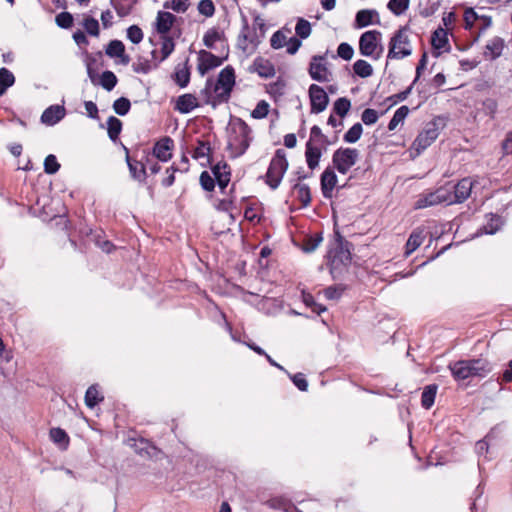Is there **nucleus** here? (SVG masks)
I'll return each instance as SVG.
<instances>
[{"label": "nucleus", "mask_w": 512, "mask_h": 512, "mask_svg": "<svg viewBox=\"0 0 512 512\" xmlns=\"http://www.w3.org/2000/svg\"><path fill=\"white\" fill-rule=\"evenodd\" d=\"M215 83L213 78H208L205 87L200 91V96L203 98L204 104L211 105L214 109L221 104L227 103L218 99L219 90H215Z\"/></svg>", "instance_id": "obj_17"}, {"label": "nucleus", "mask_w": 512, "mask_h": 512, "mask_svg": "<svg viewBox=\"0 0 512 512\" xmlns=\"http://www.w3.org/2000/svg\"><path fill=\"white\" fill-rule=\"evenodd\" d=\"M287 169L288 161L286 158V152L283 149H277L270 161L269 167L265 175L266 184L272 190L277 189Z\"/></svg>", "instance_id": "obj_5"}, {"label": "nucleus", "mask_w": 512, "mask_h": 512, "mask_svg": "<svg viewBox=\"0 0 512 512\" xmlns=\"http://www.w3.org/2000/svg\"><path fill=\"white\" fill-rule=\"evenodd\" d=\"M174 141L170 137H164L157 141L153 147V155L162 162H167L172 157Z\"/></svg>", "instance_id": "obj_18"}, {"label": "nucleus", "mask_w": 512, "mask_h": 512, "mask_svg": "<svg viewBox=\"0 0 512 512\" xmlns=\"http://www.w3.org/2000/svg\"><path fill=\"white\" fill-rule=\"evenodd\" d=\"M295 32L300 39H306L311 34V24L304 18H299L295 27Z\"/></svg>", "instance_id": "obj_49"}, {"label": "nucleus", "mask_w": 512, "mask_h": 512, "mask_svg": "<svg viewBox=\"0 0 512 512\" xmlns=\"http://www.w3.org/2000/svg\"><path fill=\"white\" fill-rule=\"evenodd\" d=\"M286 41V35L282 31L278 30L271 36L270 44L272 48L280 49L286 45Z\"/></svg>", "instance_id": "obj_63"}, {"label": "nucleus", "mask_w": 512, "mask_h": 512, "mask_svg": "<svg viewBox=\"0 0 512 512\" xmlns=\"http://www.w3.org/2000/svg\"><path fill=\"white\" fill-rule=\"evenodd\" d=\"M210 152H211V147H210L209 142L198 140V145L194 149L192 156L195 159H201V158L207 157L208 161H210Z\"/></svg>", "instance_id": "obj_46"}, {"label": "nucleus", "mask_w": 512, "mask_h": 512, "mask_svg": "<svg viewBox=\"0 0 512 512\" xmlns=\"http://www.w3.org/2000/svg\"><path fill=\"white\" fill-rule=\"evenodd\" d=\"M474 185V181L470 177L462 178L453 186H447V195L451 198L448 200V205L463 203L470 195Z\"/></svg>", "instance_id": "obj_10"}, {"label": "nucleus", "mask_w": 512, "mask_h": 512, "mask_svg": "<svg viewBox=\"0 0 512 512\" xmlns=\"http://www.w3.org/2000/svg\"><path fill=\"white\" fill-rule=\"evenodd\" d=\"M322 240H323L322 233H315V234L311 235L304 242L303 250L308 253L313 252L320 245Z\"/></svg>", "instance_id": "obj_51"}, {"label": "nucleus", "mask_w": 512, "mask_h": 512, "mask_svg": "<svg viewBox=\"0 0 512 512\" xmlns=\"http://www.w3.org/2000/svg\"><path fill=\"white\" fill-rule=\"evenodd\" d=\"M198 106L197 98L193 94L186 93L177 98L174 109L181 114H188Z\"/></svg>", "instance_id": "obj_20"}, {"label": "nucleus", "mask_w": 512, "mask_h": 512, "mask_svg": "<svg viewBox=\"0 0 512 512\" xmlns=\"http://www.w3.org/2000/svg\"><path fill=\"white\" fill-rule=\"evenodd\" d=\"M409 108L408 106H401L399 107L395 112H394V115L393 117L391 118V120L389 121L388 123V129L390 131H393L396 129V127L398 126V124L402 121H404V119L408 116L409 114Z\"/></svg>", "instance_id": "obj_42"}, {"label": "nucleus", "mask_w": 512, "mask_h": 512, "mask_svg": "<svg viewBox=\"0 0 512 512\" xmlns=\"http://www.w3.org/2000/svg\"><path fill=\"white\" fill-rule=\"evenodd\" d=\"M363 133V127L361 123H355L343 136V140L346 143H356Z\"/></svg>", "instance_id": "obj_43"}, {"label": "nucleus", "mask_w": 512, "mask_h": 512, "mask_svg": "<svg viewBox=\"0 0 512 512\" xmlns=\"http://www.w3.org/2000/svg\"><path fill=\"white\" fill-rule=\"evenodd\" d=\"M379 22V14L373 9L359 10L355 16V25L358 28H364L373 23L379 24Z\"/></svg>", "instance_id": "obj_21"}, {"label": "nucleus", "mask_w": 512, "mask_h": 512, "mask_svg": "<svg viewBox=\"0 0 512 512\" xmlns=\"http://www.w3.org/2000/svg\"><path fill=\"white\" fill-rule=\"evenodd\" d=\"M451 198L447 195V186H441L434 191L422 193L414 203L415 209H424L438 204L446 203Z\"/></svg>", "instance_id": "obj_11"}, {"label": "nucleus", "mask_w": 512, "mask_h": 512, "mask_svg": "<svg viewBox=\"0 0 512 512\" xmlns=\"http://www.w3.org/2000/svg\"><path fill=\"white\" fill-rule=\"evenodd\" d=\"M302 297L304 304L307 307L311 308L312 312L320 315L322 312L326 310V308L323 305L316 303L312 294L303 293Z\"/></svg>", "instance_id": "obj_52"}, {"label": "nucleus", "mask_w": 512, "mask_h": 512, "mask_svg": "<svg viewBox=\"0 0 512 512\" xmlns=\"http://www.w3.org/2000/svg\"><path fill=\"white\" fill-rule=\"evenodd\" d=\"M308 141H312V144H315L317 146H327L330 144L328 137L322 133L321 128L317 125L311 127L310 138Z\"/></svg>", "instance_id": "obj_40"}, {"label": "nucleus", "mask_w": 512, "mask_h": 512, "mask_svg": "<svg viewBox=\"0 0 512 512\" xmlns=\"http://www.w3.org/2000/svg\"><path fill=\"white\" fill-rule=\"evenodd\" d=\"M253 67L262 78H271L276 72L274 65L269 60L260 57L254 60Z\"/></svg>", "instance_id": "obj_27"}, {"label": "nucleus", "mask_w": 512, "mask_h": 512, "mask_svg": "<svg viewBox=\"0 0 512 512\" xmlns=\"http://www.w3.org/2000/svg\"><path fill=\"white\" fill-rule=\"evenodd\" d=\"M50 439L55 443L61 450H66L69 446L70 438L67 432L59 427L51 428L49 431Z\"/></svg>", "instance_id": "obj_28"}, {"label": "nucleus", "mask_w": 512, "mask_h": 512, "mask_svg": "<svg viewBox=\"0 0 512 512\" xmlns=\"http://www.w3.org/2000/svg\"><path fill=\"white\" fill-rule=\"evenodd\" d=\"M410 33L411 29L408 25L401 26L394 32L388 44V59L400 60L412 54Z\"/></svg>", "instance_id": "obj_4"}, {"label": "nucleus", "mask_w": 512, "mask_h": 512, "mask_svg": "<svg viewBox=\"0 0 512 512\" xmlns=\"http://www.w3.org/2000/svg\"><path fill=\"white\" fill-rule=\"evenodd\" d=\"M60 169V164L57 161V158L53 154H49L44 160V172L46 174H55Z\"/></svg>", "instance_id": "obj_53"}, {"label": "nucleus", "mask_w": 512, "mask_h": 512, "mask_svg": "<svg viewBox=\"0 0 512 512\" xmlns=\"http://www.w3.org/2000/svg\"><path fill=\"white\" fill-rule=\"evenodd\" d=\"M359 152L355 148L340 147L332 154L333 167L342 175H345L356 164Z\"/></svg>", "instance_id": "obj_8"}, {"label": "nucleus", "mask_w": 512, "mask_h": 512, "mask_svg": "<svg viewBox=\"0 0 512 512\" xmlns=\"http://www.w3.org/2000/svg\"><path fill=\"white\" fill-rule=\"evenodd\" d=\"M131 108V102L126 97H120L113 103V110L119 116H125L129 113Z\"/></svg>", "instance_id": "obj_45"}, {"label": "nucleus", "mask_w": 512, "mask_h": 512, "mask_svg": "<svg viewBox=\"0 0 512 512\" xmlns=\"http://www.w3.org/2000/svg\"><path fill=\"white\" fill-rule=\"evenodd\" d=\"M65 108L60 105H51L41 115V122L48 126L57 124L65 117Z\"/></svg>", "instance_id": "obj_19"}, {"label": "nucleus", "mask_w": 512, "mask_h": 512, "mask_svg": "<svg viewBox=\"0 0 512 512\" xmlns=\"http://www.w3.org/2000/svg\"><path fill=\"white\" fill-rule=\"evenodd\" d=\"M83 26L86 32L91 36H99V23L98 20L93 17H87L83 21Z\"/></svg>", "instance_id": "obj_54"}, {"label": "nucleus", "mask_w": 512, "mask_h": 512, "mask_svg": "<svg viewBox=\"0 0 512 512\" xmlns=\"http://www.w3.org/2000/svg\"><path fill=\"white\" fill-rule=\"evenodd\" d=\"M220 55L216 56L207 50H200L198 53L197 70L201 76H204L210 70L217 68L223 64L229 57V46L223 45L220 49Z\"/></svg>", "instance_id": "obj_7"}, {"label": "nucleus", "mask_w": 512, "mask_h": 512, "mask_svg": "<svg viewBox=\"0 0 512 512\" xmlns=\"http://www.w3.org/2000/svg\"><path fill=\"white\" fill-rule=\"evenodd\" d=\"M431 45L434 49H443L447 45H449L448 41V33L445 29L439 27L437 28L431 36Z\"/></svg>", "instance_id": "obj_35"}, {"label": "nucleus", "mask_w": 512, "mask_h": 512, "mask_svg": "<svg viewBox=\"0 0 512 512\" xmlns=\"http://www.w3.org/2000/svg\"><path fill=\"white\" fill-rule=\"evenodd\" d=\"M269 104L265 100H261L257 103L256 107L251 113V116L255 119H262L268 115Z\"/></svg>", "instance_id": "obj_57"}, {"label": "nucleus", "mask_w": 512, "mask_h": 512, "mask_svg": "<svg viewBox=\"0 0 512 512\" xmlns=\"http://www.w3.org/2000/svg\"><path fill=\"white\" fill-rule=\"evenodd\" d=\"M438 386L436 384H430L424 387L421 394V405L424 409H430L436 398Z\"/></svg>", "instance_id": "obj_33"}, {"label": "nucleus", "mask_w": 512, "mask_h": 512, "mask_svg": "<svg viewBox=\"0 0 512 512\" xmlns=\"http://www.w3.org/2000/svg\"><path fill=\"white\" fill-rule=\"evenodd\" d=\"M175 21L176 17L172 13L159 11L156 18V31L160 35H167Z\"/></svg>", "instance_id": "obj_23"}, {"label": "nucleus", "mask_w": 512, "mask_h": 512, "mask_svg": "<svg viewBox=\"0 0 512 512\" xmlns=\"http://www.w3.org/2000/svg\"><path fill=\"white\" fill-rule=\"evenodd\" d=\"M322 156V150L319 146L312 144V141H307L305 145V158L308 167L314 170L319 165Z\"/></svg>", "instance_id": "obj_24"}, {"label": "nucleus", "mask_w": 512, "mask_h": 512, "mask_svg": "<svg viewBox=\"0 0 512 512\" xmlns=\"http://www.w3.org/2000/svg\"><path fill=\"white\" fill-rule=\"evenodd\" d=\"M351 102L346 97L338 98L333 105V112L340 117H344L350 110Z\"/></svg>", "instance_id": "obj_44"}, {"label": "nucleus", "mask_w": 512, "mask_h": 512, "mask_svg": "<svg viewBox=\"0 0 512 512\" xmlns=\"http://www.w3.org/2000/svg\"><path fill=\"white\" fill-rule=\"evenodd\" d=\"M188 61L189 60L186 59L183 65L178 64L173 74V79L180 88H185L190 82L191 73L188 66Z\"/></svg>", "instance_id": "obj_26"}, {"label": "nucleus", "mask_w": 512, "mask_h": 512, "mask_svg": "<svg viewBox=\"0 0 512 512\" xmlns=\"http://www.w3.org/2000/svg\"><path fill=\"white\" fill-rule=\"evenodd\" d=\"M388 9L395 15L403 14L409 7V0H389Z\"/></svg>", "instance_id": "obj_50"}, {"label": "nucleus", "mask_w": 512, "mask_h": 512, "mask_svg": "<svg viewBox=\"0 0 512 512\" xmlns=\"http://www.w3.org/2000/svg\"><path fill=\"white\" fill-rule=\"evenodd\" d=\"M215 181V178L212 177L207 171H203L200 175V184L205 191H213L215 188Z\"/></svg>", "instance_id": "obj_61"}, {"label": "nucleus", "mask_w": 512, "mask_h": 512, "mask_svg": "<svg viewBox=\"0 0 512 512\" xmlns=\"http://www.w3.org/2000/svg\"><path fill=\"white\" fill-rule=\"evenodd\" d=\"M56 24L63 29H69L73 25V16L69 12H61L56 16Z\"/></svg>", "instance_id": "obj_56"}, {"label": "nucleus", "mask_w": 512, "mask_h": 512, "mask_svg": "<svg viewBox=\"0 0 512 512\" xmlns=\"http://www.w3.org/2000/svg\"><path fill=\"white\" fill-rule=\"evenodd\" d=\"M215 90H219L218 99L220 101L228 102L231 97V92L235 85V70L232 66L228 65L223 68L218 74V78L214 81Z\"/></svg>", "instance_id": "obj_9"}, {"label": "nucleus", "mask_w": 512, "mask_h": 512, "mask_svg": "<svg viewBox=\"0 0 512 512\" xmlns=\"http://www.w3.org/2000/svg\"><path fill=\"white\" fill-rule=\"evenodd\" d=\"M448 369L454 380L463 381L472 377H486L492 371V365L487 359L474 358L451 362Z\"/></svg>", "instance_id": "obj_2"}, {"label": "nucleus", "mask_w": 512, "mask_h": 512, "mask_svg": "<svg viewBox=\"0 0 512 512\" xmlns=\"http://www.w3.org/2000/svg\"><path fill=\"white\" fill-rule=\"evenodd\" d=\"M253 141L252 129L239 117L232 118L227 127V150L233 159L243 156Z\"/></svg>", "instance_id": "obj_1"}, {"label": "nucleus", "mask_w": 512, "mask_h": 512, "mask_svg": "<svg viewBox=\"0 0 512 512\" xmlns=\"http://www.w3.org/2000/svg\"><path fill=\"white\" fill-rule=\"evenodd\" d=\"M379 114L375 109L367 108L361 114V120L365 125H373L378 121Z\"/></svg>", "instance_id": "obj_59"}, {"label": "nucleus", "mask_w": 512, "mask_h": 512, "mask_svg": "<svg viewBox=\"0 0 512 512\" xmlns=\"http://www.w3.org/2000/svg\"><path fill=\"white\" fill-rule=\"evenodd\" d=\"M126 151V162L130 171L131 176L139 181L144 182L146 179V169L145 165L141 161H136L129 156L128 149L125 147Z\"/></svg>", "instance_id": "obj_25"}, {"label": "nucleus", "mask_w": 512, "mask_h": 512, "mask_svg": "<svg viewBox=\"0 0 512 512\" xmlns=\"http://www.w3.org/2000/svg\"><path fill=\"white\" fill-rule=\"evenodd\" d=\"M424 238L423 230H413L405 245V256L412 254L423 243Z\"/></svg>", "instance_id": "obj_29"}, {"label": "nucleus", "mask_w": 512, "mask_h": 512, "mask_svg": "<svg viewBox=\"0 0 512 512\" xmlns=\"http://www.w3.org/2000/svg\"><path fill=\"white\" fill-rule=\"evenodd\" d=\"M138 0H110V4L115 9L119 17L128 16Z\"/></svg>", "instance_id": "obj_31"}, {"label": "nucleus", "mask_w": 512, "mask_h": 512, "mask_svg": "<svg viewBox=\"0 0 512 512\" xmlns=\"http://www.w3.org/2000/svg\"><path fill=\"white\" fill-rule=\"evenodd\" d=\"M103 399V396L99 395L96 385H91L85 393V404L89 408H94Z\"/></svg>", "instance_id": "obj_39"}, {"label": "nucleus", "mask_w": 512, "mask_h": 512, "mask_svg": "<svg viewBox=\"0 0 512 512\" xmlns=\"http://www.w3.org/2000/svg\"><path fill=\"white\" fill-rule=\"evenodd\" d=\"M438 135L439 130L436 123H429L426 128L416 137L412 147L417 151V154H420L437 139Z\"/></svg>", "instance_id": "obj_14"}, {"label": "nucleus", "mask_w": 512, "mask_h": 512, "mask_svg": "<svg viewBox=\"0 0 512 512\" xmlns=\"http://www.w3.org/2000/svg\"><path fill=\"white\" fill-rule=\"evenodd\" d=\"M354 73L361 78H368L373 74V68L366 60L359 59L353 64Z\"/></svg>", "instance_id": "obj_38"}, {"label": "nucleus", "mask_w": 512, "mask_h": 512, "mask_svg": "<svg viewBox=\"0 0 512 512\" xmlns=\"http://www.w3.org/2000/svg\"><path fill=\"white\" fill-rule=\"evenodd\" d=\"M122 131V122L115 116L107 119V132L111 141L116 142Z\"/></svg>", "instance_id": "obj_36"}, {"label": "nucleus", "mask_w": 512, "mask_h": 512, "mask_svg": "<svg viewBox=\"0 0 512 512\" xmlns=\"http://www.w3.org/2000/svg\"><path fill=\"white\" fill-rule=\"evenodd\" d=\"M414 85L410 84L405 90L391 95L386 99V102L390 103V106L397 104L398 102L404 101L410 95Z\"/></svg>", "instance_id": "obj_58"}, {"label": "nucleus", "mask_w": 512, "mask_h": 512, "mask_svg": "<svg viewBox=\"0 0 512 512\" xmlns=\"http://www.w3.org/2000/svg\"><path fill=\"white\" fill-rule=\"evenodd\" d=\"M199 13L211 17L215 12V6L211 0H201L198 4Z\"/></svg>", "instance_id": "obj_64"}, {"label": "nucleus", "mask_w": 512, "mask_h": 512, "mask_svg": "<svg viewBox=\"0 0 512 512\" xmlns=\"http://www.w3.org/2000/svg\"><path fill=\"white\" fill-rule=\"evenodd\" d=\"M127 38L133 44H139L143 40V32L137 25H131L127 28Z\"/></svg>", "instance_id": "obj_55"}, {"label": "nucleus", "mask_w": 512, "mask_h": 512, "mask_svg": "<svg viewBox=\"0 0 512 512\" xmlns=\"http://www.w3.org/2000/svg\"><path fill=\"white\" fill-rule=\"evenodd\" d=\"M338 182L337 175L331 167H327L321 174L320 186L324 198L331 199L333 190L336 188Z\"/></svg>", "instance_id": "obj_15"}, {"label": "nucleus", "mask_w": 512, "mask_h": 512, "mask_svg": "<svg viewBox=\"0 0 512 512\" xmlns=\"http://www.w3.org/2000/svg\"><path fill=\"white\" fill-rule=\"evenodd\" d=\"M101 86L107 91H111L117 84V77L112 71H104L100 78Z\"/></svg>", "instance_id": "obj_47"}, {"label": "nucleus", "mask_w": 512, "mask_h": 512, "mask_svg": "<svg viewBox=\"0 0 512 512\" xmlns=\"http://www.w3.org/2000/svg\"><path fill=\"white\" fill-rule=\"evenodd\" d=\"M351 247L352 244L345 240L339 231L335 232L334 247L328 251V260L330 265V272L335 277L336 274L341 273L344 268H347L351 263Z\"/></svg>", "instance_id": "obj_3"}, {"label": "nucleus", "mask_w": 512, "mask_h": 512, "mask_svg": "<svg viewBox=\"0 0 512 512\" xmlns=\"http://www.w3.org/2000/svg\"><path fill=\"white\" fill-rule=\"evenodd\" d=\"M221 43V49L223 45H228L223 31L218 28L208 29L203 36V44L209 49H217L216 43Z\"/></svg>", "instance_id": "obj_22"}, {"label": "nucleus", "mask_w": 512, "mask_h": 512, "mask_svg": "<svg viewBox=\"0 0 512 512\" xmlns=\"http://www.w3.org/2000/svg\"><path fill=\"white\" fill-rule=\"evenodd\" d=\"M504 40L501 37H494L485 46V55L491 59L498 58L503 51Z\"/></svg>", "instance_id": "obj_32"}, {"label": "nucleus", "mask_w": 512, "mask_h": 512, "mask_svg": "<svg viewBox=\"0 0 512 512\" xmlns=\"http://www.w3.org/2000/svg\"><path fill=\"white\" fill-rule=\"evenodd\" d=\"M296 198L301 202L302 207H307L311 203V192L307 184L296 183L293 186Z\"/></svg>", "instance_id": "obj_34"}, {"label": "nucleus", "mask_w": 512, "mask_h": 512, "mask_svg": "<svg viewBox=\"0 0 512 512\" xmlns=\"http://www.w3.org/2000/svg\"><path fill=\"white\" fill-rule=\"evenodd\" d=\"M105 52L109 57H122L123 63L129 62V57H124L125 46L120 40H111L107 45Z\"/></svg>", "instance_id": "obj_30"}, {"label": "nucleus", "mask_w": 512, "mask_h": 512, "mask_svg": "<svg viewBox=\"0 0 512 512\" xmlns=\"http://www.w3.org/2000/svg\"><path fill=\"white\" fill-rule=\"evenodd\" d=\"M15 83L13 73L5 67L0 68V96H2L9 87Z\"/></svg>", "instance_id": "obj_37"}, {"label": "nucleus", "mask_w": 512, "mask_h": 512, "mask_svg": "<svg viewBox=\"0 0 512 512\" xmlns=\"http://www.w3.org/2000/svg\"><path fill=\"white\" fill-rule=\"evenodd\" d=\"M308 73L310 77L317 82L325 83L332 79V73L327 67V61L325 55H314L312 56Z\"/></svg>", "instance_id": "obj_12"}, {"label": "nucleus", "mask_w": 512, "mask_h": 512, "mask_svg": "<svg viewBox=\"0 0 512 512\" xmlns=\"http://www.w3.org/2000/svg\"><path fill=\"white\" fill-rule=\"evenodd\" d=\"M161 40V58L159 62H162L165 59H167L175 49V42L172 37L168 35H161Z\"/></svg>", "instance_id": "obj_41"}, {"label": "nucleus", "mask_w": 512, "mask_h": 512, "mask_svg": "<svg viewBox=\"0 0 512 512\" xmlns=\"http://www.w3.org/2000/svg\"><path fill=\"white\" fill-rule=\"evenodd\" d=\"M337 55L343 60H351L354 55V49L346 42L340 43L337 48Z\"/></svg>", "instance_id": "obj_60"}, {"label": "nucleus", "mask_w": 512, "mask_h": 512, "mask_svg": "<svg viewBox=\"0 0 512 512\" xmlns=\"http://www.w3.org/2000/svg\"><path fill=\"white\" fill-rule=\"evenodd\" d=\"M502 224L503 222L500 216L491 214L483 229L486 234H495L500 229Z\"/></svg>", "instance_id": "obj_48"}, {"label": "nucleus", "mask_w": 512, "mask_h": 512, "mask_svg": "<svg viewBox=\"0 0 512 512\" xmlns=\"http://www.w3.org/2000/svg\"><path fill=\"white\" fill-rule=\"evenodd\" d=\"M478 19H480V15H478L473 8H467L464 12V28L471 30L474 26V22Z\"/></svg>", "instance_id": "obj_62"}, {"label": "nucleus", "mask_w": 512, "mask_h": 512, "mask_svg": "<svg viewBox=\"0 0 512 512\" xmlns=\"http://www.w3.org/2000/svg\"><path fill=\"white\" fill-rule=\"evenodd\" d=\"M381 36L382 34L378 30L364 32L359 38L360 54L375 60L379 59L383 52V46L380 43Z\"/></svg>", "instance_id": "obj_6"}, {"label": "nucleus", "mask_w": 512, "mask_h": 512, "mask_svg": "<svg viewBox=\"0 0 512 512\" xmlns=\"http://www.w3.org/2000/svg\"><path fill=\"white\" fill-rule=\"evenodd\" d=\"M212 174L223 192L231 180V168L225 161H220L211 167Z\"/></svg>", "instance_id": "obj_16"}, {"label": "nucleus", "mask_w": 512, "mask_h": 512, "mask_svg": "<svg viewBox=\"0 0 512 512\" xmlns=\"http://www.w3.org/2000/svg\"><path fill=\"white\" fill-rule=\"evenodd\" d=\"M308 96L310 101V112L312 114H319L326 110L329 104V97L321 86L311 84L308 89Z\"/></svg>", "instance_id": "obj_13"}]
</instances>
